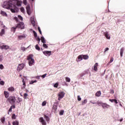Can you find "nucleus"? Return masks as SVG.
<instances>
[{"label": "nucleus", "instance_id": "f257e3e1", "mask_svg": "<svg viewBox=\"0 0 125 125\" xmlns=\"http://www.w3.org/2000/svg\"><path fill=\"white\" fill-rule=\"evenodd\" d=\"M2 7L3 8H6V9H10L11 12L12 13H15V12H17V7L12 2L10 1H5L2 4Z\"/></svg>", "mask_w": 125, "mask_h": 125}, {"label": "nucleus", "instance_id": "f03ea898", "mask_svg": "<svg viewBox=\"0 0 125 125\" xmlns=\"http://www.w3.org/2000/svg\"><path fill=\"white\" fill-rule=\"evenodd\" d=\"M33 57L34 56L32 54H30L27 56V60L28 61L29 66H33L34 63H35V60L33 59Z\"/></svg>", "mask_w": 125, "mask_h": 125}, {"label": "nucleus", "instance_id": "7ed1b4c3", "mask_svg": "<svg viewBox=\"0 0 125 125\" xmlns=\"http://www.w3.org/2000/svg\"><path fill=\"white\" fill-rule=\"evenodd\" d=\"M7 101H8L10 104H14L16 101V98L14 96H10L7 99Z\"/></svg>", "mask_w": 125, "mask_h": 125}, {"label": "nucleus", "instance_id": "20e7f679", "mask_svg": "<svg viewBox=\"0 0 125 125\" xmlns=\"http://www.w3.org/2000/svg\"><path fill=\"white\" fill-rule=\"evenodd\" d=\"M17 29H21V30H23L25 28V24L23 21L20 22L18 23L16 26Z\"/></svg>", "mask_w": 125, "mask_h": 125}, {"label": "nucleus", "instance_id": "39448f33", "mask_svg": "<svg viewBox=\"0 0 125 125\" xmlns=\"http://www.w3.org/2000/svg\"><path fill=\"white\" fill-rule=\"evenodd\" d=\"M64 96H65V93L64 92H60L58 95V100L59 101H60V100H61V99H62V98H63V97H64Z\"/></svg>", "mask_w": 125, "mask_h": 125}, {"label": "nucleus", "instance_id": "423d86ee", "mask_svg": "<svg viewBox=\"0 0 125 125\" xmlns=\"http://www.w3.org/2000/svg\"><path fill=\"white\" fill-rule=\"evenodd\" d=\"M25 67V64L23 63L19 64L17 67V71L18 72H20V71H21V70H23L24 69V67Z\"/></svg>", "mask_w": 125, "mask_h": 125}, {"label": "nucleus", "instance_id": "0eeeda50", "mask_svg": "<svg viewBox=\"0 0 125 125\" xmlns=\"http://www.w3.org/2000/svg\"><path fill=\"white\" fill-rule=\"evenodd\" d=\"M26 12L28 15H31V7L30 5H27L26 7Z\"/></svg>", "mask_w": 125, "mask_h": 125}, {"label": "nucleus", "instance_id": "6e6552de", "mask_svg": "<svg viewBox=\"0 0 125 125\" xmlns=\"http://www.w3.org/2000/svg\"><path fill=\"white\" fill-rule=\"evenodd\" d=\"M39 121L42 125H46V122H45V121L43 120V118L40 117L39 118Z\"/></svg>", "mask_w": 125, "mask_h": 125}, {"label": "nucleus", "instance_id": "1a4fd4ad", "mask_svg": "<svg viewBox=\"0 0 125 125\" xmlns=\"http://www.w3.org/2000/svg\"><path fill=\"white\" fill-rule=\"evenodd\" d=\"M43 53L45 56H50L51 55V51H43Z\"/></svg>", "mask_w": 125, "mask_h": 125}, {"label": "nucleus", "instance_id": "9d476101", "mask_svg": "<svg viewBox=\"0 0 125 125\" xmlns=\"http://www.w3.org/2000/svg\"><path fill=\"white\" fill-rule=\"evenodd\" d=\"M9 46L7 45H3L2 46H0V48H1V49H9Z\"/></svg>", "mask_w": 125, "mask_h": 125}, {"label": "nucleus", "instance_id": "9b49d317", "mask_svg": "<svg viewBox=\"0 0 125 125\" xmlns=\"http://www.w3.org/2000/svg\"><path fill=\"white\" fill-rule=\"evenodd\" d=\"M52 111L54 112V113H56V111H57V105L54 104L53 105V107L52 108Z\"/></svg>", "mask_w": 125, "mask_h": 125}, {"label": "nucleus", "instance_id": "f8f14e48", "mask_svg": "<svg viewBox=\"0 0 125 125\" xmlns=\"http://www.w3.org/2000/svg\"><path fill=\"white\" fill-rule=\"evenodd\" d=\"M102 107L104 108L105 109V108H109L110 107V105L106 104L103 103V104L102 105Z\"/></svg>", "mask_w": 125, "mask_h": 125}, {"label": "nucleus", "instance_id": "ddd939ff", "mask_svg": "<svg viewBox=\"0 0 125 125\" xmlns=\"http://www.w3.org/2000/svg\"><path fill=\"white\" fill-rule=\"evenodd\" d=\"M104 35L106 38V39H107V40H110V36H109V34H108V32H104Z\"/></svg>", "mask_w": 125, "mask_h": 125}, {"label": "nucleus", "instance_id": "4468645a", "mask_svg": "<svg viewBox=\"0 0 125 125\" xmlns=\"http://www.w3.org/2000/svg\"><path fill=\"white\" fill-rule=\"evenodd\" d=\"M97 67H98V63L96 62L94 66V71H98V69L97 68Z\"/></svg>", "mask_w": 125, "mask_h": 125}, {"label": "nucleus", "instance_id": "2eb2a0df", "mask_svg": "<svg viewBox=\"0 0 125 125\" xmlns=\"http://www.w3.org/2000/svg\"><path fill=\"white\" fill-rule=\"evenodd\" d=\"M125 49L124 48H121L120 49V56L121 57H123V54H124V51Z\"/></svg>", "mask_w": 125, "mask_h": 125}, {"label": "nucleus", "instance_id": "dca6fc26", "mask_svg": "<svg viewBox=\"0 0 125 125\" xmlns=\"http://www.w3.org/2000/svg\"><path fill=\"white\" fill-rule=\"evenodd\" d=\"M5 33V30H4V29H1V32H0V36L1 37H2V36H3V35H4Z\"/></svg>", "mask_w": 125, "mask_h": 125}, {"label": "nucleus", "instance_id": "f3484780", "mask_svg": "<svg viewBox=\"0 0 125 125\" xmlns=\"http://www.w3.org/2000/svg\"><path fill=\"white\" fill-rule=\"evenodd\" d=\"M4 94L5 98H8V96H9V93L7 91H4Z\"/></svg>", "mask_w": 125, "mask_h": 125}, {"label": "nucleus", "instance_id": "a211bd4d", "mask_svg": "<svg viewBox=\"0 0 125 125\" xmlns=\"http://www.w3.org/2000/svg\"><path fill=\"white\" fill-rule=\"evenodd\" d=\"M101 95V91H97L95 94V96H97V97H99Z\"/></svg>", "mask_w": 125, "mask_h": 125}, {"label": "nucleus", "instance_id": "6ab92c4d", "mask_svg": "<svg viewBox=\"0 0 125 125\" xmlns=\"http://www.w3.org/2000/svg\"><path fill=\"white\" fill-rule=\"evenodd\" d=\"M44 119H45L47 123H49V121H50V119H49V117H48V116L44 115Z\"/></svg>", "mask_w": 125, "mask_h": 125}, {"label": "nucleus", "instance_id": "aec40b11", "mask_svg": "<svg viewBox=\"0 0 125 125\" xmlns=\"http://www.w3.org/2000/svg\"><path fill=\"white\" fill-rule=\"evenodd\" d=\"M41 42H42V43H45L46 42L45 41V39H44V37H41Z\"/></svg>", "mask_w": 125, "mask_h": 125}, {"label": "nucleus", "instance_id": "412c9836", "mask_svg": "<svg viewBox=\"0 0 125 125\" xmlns=\"http://www.w3.org/2000/svg\"><path fill=\"white\" fill-rule=\"evenodd\" d=\"M13 125H19V122L18 121H15L13 122L12 123Z\"/></svg>", "mask_w": 125, "mask_h": 125}, {"label": "nucleus", "instance_id": "4be33fe9", "mask_svg": "<svg viewBox=\"0 0 125 125\" xmlns=\"http://www.w3.org/2000/svg\"><path fill=\"white\" fill-rule=\"evenodd\" d=\"M16 29H17V27L16 26V27H12L11 29V32H13V33H15L16 31Z\"/></svg>", "mask_w": 125, "mask_h": 125}, {"label": "nucleus", "instance_id": "5701e85b", "mask_svg": "<svg viewBox=\"0 0 125 125\" xmlns=\"http://www.w3.org/2000/svg\"><path fill=\"white\" fill-rule=\"evenodd\" d=\"M83 59H84V60H86L88 59V56L86 55H83Z\"/></svg>", "mask_w": 125, "mask_h": 125}, {"label": "nucleus", "instance_id": "b1692460", "mask_svg": "<svg viewBox=\"0 0 125 125\" xmlns=\"http://www.w3.org/2000/svg\"><path fill=\"white\" fill-rule=\"evenodd\" d=\"M0 14H1L2 15H3V16H7V14H6V13H5L4 11H1L0 12Z\"/></svg>", "mask_w": 125, "mask_h": 125}, {"label": "nucleus", "instance_id": "393cba45", "mask_svg": "<svg viewBox=\"0 0 125 125\" xmlns=\"http://www.w3.org/2000/svg\"><path fill=\"white\" fill-rule=\"evenodd\" d=\"M8 90L9 91H14L15 89L13 87H10L9 88H8Z\"/></svg>", "mask_w": 125, "mask_h": 125}, {"label": "nucleus", "instance_id": "a878e982", "mask_svg": "<svg viewBox=\"0 0 125 125\" xmlns=\"http://www.w3.org/2000/svg\"><path fill=\"white\" fill-rule=\"evenodd\" d=\"M96 104H97V105H98V106H102V104H103V103H102L101 102L98 101V102H97Z\"/></svg>", "mask_w": 125, "mask_h": 125}, {"label": "nucleus", "instance_id": "bb28decb", "mask_svg": "<svg viewBox=\"0 0 125 125\" xmlns=\"http://www.w3.org/2000/svg\"><path fill=\"white\" fill-rule=\"evenodd\" d=\"M25 38V36L24 35H20L18 36V39L19 40H22V39Z\"/></svg>", "mask_w": 125, "mask_h": 125}, {"label": "nucleus", "instance_id": "cd10ccee", "mask_svg": "<svg viewBox=\"0 0 125 125\" xmlns=\"http://www.w3.org/2000/svg\"><path fill=\"white\" fill-rule=\"evenodd\" d=\"M65 81L67 83H70V82H71V79L69 77H65Z\"/></svg>", "mask_w": 125, "mask_h": 125}, {"label": "nucleus", "instance_id": "c85d7f7f", "mask_svg": "<svg viewBox=\"0 0 125 125\" xmlns=\"http://www.w3.org/2000/svg\"><path fill=\"white\" fill-rule=\"evenodd\" d=\"M35 48L36 49H37V50H41V48L40 47V46H39V44H37L36 46H35Z\"/></svg>", "mask_w": 125, "mask_h": 125}, {"label": "nucleus", "instance_id": "c756f323", "mask_svg": "<svg viewBox=\"0 0 125 125\" xmlns=\"http://www.w3.org/2000/svg\"><path fill=\"white\" fill-rule=\"evenodd\" d=\"M33 33L34 34V37L35 38H37L38 37V34H37V32H36V31L33 30Z\"/></svg>", "mask_w": 125, "mask_h": 125}, {"label": "nucleus", "instance_id": "7c9ffc66", "mask_svg": "<svg viewBox=\"0 0 125 125\" xmlns=\"http://www.w3.org/2000/svg\"><path fill=\"white\" fill-rule=\"evenodd\" d=\"M83 55H80L78 57V59H79V60H83Z\"/></svg>", "mask_w": 125, "mask_h": 125}, {"label": "nucleus", "instance_id": "2f4dec72", "mask_svg": "<svg viewBox=\"0 0 125 125\" xmlns=\"http://www.w3.org/2000/svg\"><path fill=\"white\" fill-rule=\"evenodd\" d=\"M0 121L2 124H4L5 118L4 117H2V118H1Z\"/></svg>", "mask_w": 125, "mask_h": 125}, {"label": "nucleus", "instance_id": "473e14b6", "mask_svg": "<svg viewBox=\"0 0 125 125\" xmlns=\"http://www.w3.org/2000/svg\"><path fill=\"white\" fill-rule=\"evenodd\" d=\"M12 120H16V116L15 115V114H12Z\"/></svg>", "mask_w": 125, "mask_h": 125}, {"label": "nucleus", "instance_id": "72a5a7b5", "mask_svg": "<svg viewBox=\"0 0 125 125\" xmlns=\"http://www.w3.org/2000/svg\"><path fill=\"white\" fill-rule=\"evenodd\" d=\"M31 24H32V25L33 26V27H35V25L36 24V22L35 21L33 20V21H31Z\"/></svg>", "mask_w": 125, "mask_h": 125}, {"label": "nucleus", "instance_id": "f704fd0d", "mask_svg": "<svg viewBox=\"0 0 125 125\" xmlns=\"http://www.w3.org/2000/svg\"><path fill=\"white\" fill-rule=\"evenodd\" d=\"M59 114L60 115V116H63V115H64V110H61Z\"/></svg>", "mask_w": 125, "mask_h": 125}, {"label": "nucleus", "instance_id": "c9c22d12", "mask_svg": "<svg viewBox=\"0 0 125 125\" xmlns=\"http://www.w3.org/2000/svg\"><path fill=\"white\" fill-rule=\"evenodd\" d=\"M28 97V94L27 93H24L23 94V98L24 99H26V98H27V97Z\"/></svg>", "mask_w": 125, "mask_h": 125}, {"label": "nucleus", "instance_id": "e433bc0d", "mask_svg": "<svg viewBox=\"0 0 125 125\" xmlns=\"http://www.w3.org/2000/svg\"><path fill=\"white\" fill-rule=\"evenodd\" d=\"M17 4L18 6H21V2H20V1L18 0L17 2Z\"/></svg>", "mask_w": 125, "mask_h": 125}, {"label": "nucleus", "instance_id": "4c0bfd02", "mask_svg": "<svg viewBox=\"0 0 125 125\" xmlns=\"http://www.w3.org/2000/svg\"><path fill=\"white\" fill-rule=\"evenodd\" d=\"M87 103V100H84L83 102H82V105H84V104H86Z\"/></svg>", "mask_w": 125, "mask_h": 125}, {"label": "nucleus", "instance_id": "58836bf2", "mask_svg": "<svg viewBox=\"0 0 125 125\" xmlns=\"http://www.w3.org/2000/svg\"><path fill=\"white\" fill-rule=\"evenodd\" d=\"M21 11L22 13H24V12H25V9H24V7L21 8Z\"/></svg>", "mask_w": 125, "mask_h": 125}, {"label": "nucleus", "instance_id": "ea45409f", "mask_svg": "<svg viewBox=\"0 0 125 125\" xmlns=\"http://www.w3.org/2000/svg\"><path fill=\"white\" fill-rule=\"evenodd\" d=\"M18 18L20 20H21V21H23V18L21 15L18 16Z\"/></svg>", "mask_w": 125, "mask_h": 125}, {"label": "nucleus", "instance_id": "a19ab883", "mask_svg": "<svg viewBox=\"0 0 125 125\" xmlns=\"http://www.w3.org/2000/svg\"><path fill=\"white\" fill-rule=\"evenodd\" d=\"M43 47H44V48H48V46H47V45H46V44L43 43Z\"/></svg>", "mask_w": 125, "mask_h": 125}, {"label": "nucleus", "instance_id": "79ce46f5", "mask_svg": "<svg viewBox=\"0 0 125 125\" xmlns=\"http://www.w3.org/2000/svg\"><path fill=\"white\" fill-rule=\"evenodd\" d=\"M0 84H1V85H4V82L3 81H1L0 82Z\"/></svg>", "mask_w": 125, "mask_h": 125}, {"label": "nucleus", "instance_id": "37998d69", "mask_svg": "<svg viewBox=\"0 0 125 125\" xmlns=\"http://www.w3.org/2000/svg\"><path fill=\"white\" fill-rule=\"evenodd\" d=\"M23 3L24 5H27V0H23Z\"/></svg>", "mask_w": 125, "mask_h": 125}, {"label": "nucleus", "instance_id": "c03bdc74", "mask_svg": "<svg viewBox=\"0 0 125 125\" xmlns=\"http://www.w3.org/2000/svg\"><path fill=\"white\" fill-rule=\"evenodd\" d=\"M46 105V102L44 101L42 103V106H45Z\"/></svg>", "mask_w": 125, "mask_h": 125}, {"label": "nucleus", "instance_id": "a18cd8bd", "mask_svg": "<svg viewBox=\"0 0 125 125\" xmlns=\"http://www.w3.org/2000/svg\"><path fill=\"white\" fill-rule=\"evenodd\" d=\"M38 30L39 32H40V35H42V31L41 30V28H40V27H38Z\"/></svg>", "mask_w": 125, "mask_h": 125}, {"label": "nucleus", "instance_id": "49530a36", "mask_svg": "<svg viewBox=\"0 0 125 125\" xmlns=\"http://www.w3.org/2000/svg\"><path fill=\"white\" fill-rule=\"evenodd\" d=\"M4 68V67H3V65L0 64V69H1V70L3 69Z\"/></svg>", "mask_w": 125, "mask_h": 125}, {"label": "nucleus", "instance_id": "de8ad7c7", "mask_svg": "<svg viewBox=\"0 0 125 125\" xmlns=\"http://www.w3.org/2000/svg\"><path fill=\"white\" fill-rule=\"evenodd\" d=\"M21 50H22L23 51H25V50H26V48H25V47H21Z\"/></svg>", "mask_w": 125, "mask_h": 125}, {"label": "nucleus", "instance_id": "09e8293b", "mask_svg": "<svg viewBox=\"0 0 125 125\" xmlns=\"http://www.w3.org/2000/svg\"><path fill=\"white\" fill-rule=\"evenodd\" d=\"M77 99L78 101H81V100H82V98L80 97V96H77Z\"/></svg>", "mask_w": 125, "mask_h": 125}, {"label": "nucleus", "instance_id": "8fccbe9b", "mask_svg": "<svg viewBox=\"0 0 125 125\" xmlns=\"http://www.w3.org/2000/svg\"><path fill=\"white\" fill-rule=\"evenodd\" d=\"M47 75V74H45L42 75V78H43V79H44V78H45L46 77Z\"/></svg>", "mask_w": 125, "mask_h": 125}, {"label": "nucleus", "instance_id": "3c124183", "mask_svg": "<svg viewBox=\"0 0 125 125\" xmlns=\"http://www.w3.org/2000/svg\"><path fill=\"white\" fill-rule=\"evenodd\" d=\"M1 28H4V29H5L6 27L5 25H3V24H1Z\"/></svg>", "mask_w": 125, "mask_h": 125}, {"label": "nucleus", "instance_id": "603ef678", "mask_svg": "<svg viewBox=\"0 0 125 125\" xmlns=\"http://www.w3.org/2000/svg\"><path fill=\"white\" fill-rule=\"evenodd\" d=\"M54 86L55 87H58V83H56L54 85Z\"/></svg>", "mask_w": 125, "mask_h": 125}, {"label": "nucleus", "instance_id": "864d4df0", "mask_svg": "<svg viewBox=\"0 0 125 125\" xmlns=\"http://www.w3.org/2000/svg\"><path fill=\"white\" fill-rule=\"evenodd\" d=\"M109 50V48L107 47L104 49V52H106V51H108Z\"/></svg>", "mask_w": 125, "mask_h": 125}, {"label": "nucleus", "instance_id": "5fc2aeb1", "mask_svg": "<svg viewBox=\"0 0 125 125\" xmlns=\"http://www.w3.org/2000/svg\"><path fill=\"white\" fill-rule=\"evenodd\" d=\"M2 61V55L0 56V62Z\"/></svg>", "mask_w": 125, "mask_h": 125}, {"label": "nucleus", "instance_id": "6e6d98bb", "mask_svg": "<svg viewBox=\"0 0 125 125\" xmlns=\"http://www.w3.org/2000/svg\"><path fill=\"white\" fill-rule=\"evenodd\" d=\"M110 93L114 94V90H113V89L110 90Z\"/></svg>", "mask_w": 125, "mask_h": 125}, {"label": "nucleus", "instance_id": "4d7b16f0", "mask_svg": "<svg viewBox=\"0 0 125 125\" xmlns=\"http://www.w3.org/2000/svg\"><path fill=\"white\" fill-rule=\"evenodd\" d=\"M113 61H114V58H112L110 59V63H112V62H113Z\"/></svg>", "mask_w": 125, "mask_h": 125}, {"label": "nucleus", "instance_id": "13d9d810", "mask_svg": "<svg viewBox=\"0 0 125 125\" xmlns=\"http://www.w3.org/2000/svg\"><path fill=\"white\" fill-rule=\"evenodd\" d=\"M37 42H38V43H40V42H41V39L40 38H38Z\"/></svg>", "mask_w": 125, "mask_h": 125}, {"label": "nucleus", "instance_id": "bf43d9fd", "mask_svg": "<svg viewBox=\"0 0 125 125\" xmlns=\"http://www.w3.org/2000/svg\"><path fill=\"white\" fill-rule=\"evenodd\" d=\"M114 100L115 99H109V101L112 103L114 102Z\"/></svg>", "mask_w": 125, "mask_h": 125}, {"label": "nucleus", "instance_id": "052dcab7", "mask_svg": "<svg viewBox=\"0 0 125 125\" xmlns=\"http://www.w3.org/2000/svg\"><path fill=\"white\" fill-rule=\"evenodd\" d=\"M9 112H10V113H11V112H12V108L11 107L9 108Z\"/></svg>", "mask_w": 125, "mask_h": 125}, {"label": "nucleus", "instance_id": "680f3d73", "mask_svg": "<svg viewBox=\"0 0 125 125\" xmlns=\"http://www.w3.org/2000/svg\"><path fill=\"white\" fill-rule=\"evenodd\" d=\"M12 109H15V105H13L11 106Z\"/></svg>", "mask_w": 125, "mask_h": 125}, {"label": "nucleus", "instance_id": "e2e57ef3", "mask_svg": "<svg viewBox=\"0 0 125 125\" xmlns=\"http://www.w3.org/2000/svg\"><path fill=\"white\" fill-rule=\"evenodd\" d=\"M114 102H115V103H116V104H118V101H117V100L114 99Z\"/></svg>", "mask_w": 125, "mask_h": 125}, {"label": "nucleus", "instance_id": "0e129e2a", "mask_svg": "<svg viewBox=\"0 0 125 125\" xmlns=\"http://www.w3.org/2000/svg\"><path fill=\"white\" fill-rule=\"evenodd\" d=\"M90 103H91L92 104H96V103L93 102L92 101H90Z\"/></svg>", "mask_w": 125, "mask_h": 125}, {"label": "nucleus", "instance_id": "69168bd1", "mask_svg": "<svg viewBox=\"0 0 125 125\" xmlns=\"http://www.w3.org/2000/svg\"><path fill=\"white\" fill-rule=\"evenodd\" d=\"M23 85H24V86H26V83L23 82Z\"/></svg>", "mask_w": 125, "mask_h": 125}, {"label": "nucleus", "instance_id": "338daca9", "mask_svg": "<svg viewBox=\"0 0 125 125\" xmlns=\"http://www.w3.org/2000/svg\"><path fill=\"white\" fill-rule=\"evenodd\" d=\"M30 84H33V83H34V81H31L30 83Z\"/></svg>", "mask_w": 125, "mask_h": 125}, {"label": "nucleus", "instance_id": "774afa93", "mask_svg": "<svg viewBox=\"0 0 125 125\" xmlns=\"http://www.w3.org/2000/svg\"><path fill=\"white\" fill-rule=\"evenodd\" d=\"M8 125H11V124H10V122H8Z\"/></svg>", "mask_w": 125, "mask_h": 125}]
</instances>
